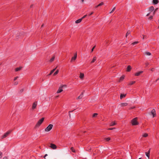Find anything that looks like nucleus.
Returning <instances> with one entry per match:
<instances>
[{"label":"nucleus","instance_id":"f257e3e1","mask_svg":"<svg viewBox=\"0 0 159 159\" xmlns=\"http://www.w3.org/2000/svg\"><path fill=\"white\" fill-rule=\"evenodd\" d=\"M44 118L43 117L38 121L37 123L35 125V128H36L37 127H39L40 125L42 124V123L43 122V121L44 120Z\"/></svg>","mask_w":159,"mask_h":159},{"label":"nucleus","instance_id":"f03ea898","mask_svg":"<svg viewBox=\"0 0 159 159\" xmlns=\"http://www.w3.org/2000/svg\"><path fill=\"white\" fill-rule=\"evenodd\" d=\"M137 117H135L133 119L131 120V123L132 125H136L139 124V123L137 120Z\"/></svg>","mask_w":159,"mask_h":159},{"label":"nucleus","instance_id":"7ed1b4c3","mask_svg":"<svg viewBox=\"0 0 159 159\" xmlns=\"http://www.w3.org/2000/svg\"><path fill=\"white\" fill-rule=\"evenodd\" d=\"M53 126V125L52 124H49L48 126L45 129V131L46 132H48L50 131L52 129Z\"/></svg>","mask_w":159,"mask_h":159},{"label":"nucleus","instance_id":"20e7f679","mask_svg":"<svg viewBox=\"0 0 159 159\" xmlns=\"http://www.w3.org/2000/svg\"><path fill=\"white\" fill-rule=\"evenodd\" d=\"M12 130H9L5 133L4 134L2 135V139L8 136L10 133L11 132Z\"/></svg>","mask_w":159,"mask_h":159},{"label":"nucleus","instance_id":"39448f33","mask_svg":"<svg viewBox=\"0 0 159 159\" xmlns=\"http://www.w3.org/2000/svg\"><path fill=\"white\" fill-rule=\"evenodd\" d=\"M65 85H63L62 86H61L59 88L58 90L57 91V93H59L63 91L62 88L64 86H65Z\"/></svg>","mask_w":159,"mask_h":159},{"label":"nucleus","instance_id":"423d86ee","mask_svg":"<svg viewBox=\"0 0 159 159\" xmlns=\"http://www.w3.org/2000/svg\"><path fill=\"white\" fill-rule=\"evenodd\" d=\"M151 114L153 115V117H155L156 115V111L155 109H152L151 111Z\"/></svg>","mask_w":159,"mask_h":159},{"label":"nucleus","instance_id":"0eeeda50","mask_svg":"<svg viewBox=\"0 0 159 159\" xmlns=\"http://www.w3.org/2000/svg\"><path fill=\"white\" fill-rule=\"evenodd\" d=\"M50 147L52 149H55L57 148V146L55 144L51 143L50 144Z\"/></svg>","mask_w":159,"mask_h":159},{"label":"nucleus","instance_id":"6e6552de","mask_svg":"<svg viewBox=\"0 0 159 159\" xmlns=\"http://www.w3.org/2000/svg\"><path fill=\"white\" fill-rule=\"evenodd\" d=\"M143 71H140L136 73L135 74V75L136 76H138L140 75L141 74L143 73Z\"/></svg>","mask_w":159,"mask_h":159},{"label":"nucleus","instance_id":"1a4fd4ad","mask_svg":"<svg viewBox=\"0 0 159 159\" xmlns=\"http://www.w3.org/2000/svg\"><path fill=\"white\" fill-rule=\"evenodd\" d=\"M37 102H34L32 105V109H34L37 106Z\"/></svg>","mask_w":159,"mask_h":159},{"label":"nucleus","instance_id":"9d476101","mask_svg":"<svg viewBox=\"0 0 159 159\" xmlns=\"http://www.w3.org/2000/svg\"><path fill=\"white\" fill-rule=\"evenodd\" d=\"M84 92V91L83 92H82L80 95L77 98V99H80L82 98Z\"/></svg>","mask_w":159,"mask_h":159},{"label":"nucleus","instance_id":"9b49d317","mask_svg":"<svg viewBox=\"0 0 159 159\" xmlns=\"http://www.w3.org/2000/svg\"><path fill=\"white\" fill-rule=\"evenodd\" d=\"M77 54L75 53V54L74 55V57L71 58L70 61L71 62L73 60H75L77 58Z\"/></svg>","mask_w":159,"mask_h":159},{"label":"nucleus","instance_id":"f8f14e48","mask_svg":"<svg viewBox=\"0 0 159 159\" xmlns=\"http://www.w3.org/2000/svg\"><path fill=\"white\" fill-rule=\"evenodd\" d=\"M150 149L148 152H145L146 156L149 158L150 157Z\"/></svg>","mask_w":159,"mask_h":159},{"label":"nucleus","instance_id":"ddd939ff","mask_svg":"<svg viewBox=\"0 0 159 159\" xmlns=\"http://www.w3.org/2000/svg\"><path fill=\"white\" fill-rule=\"evenodd\" d=\"M131 69V67L130 65H129L127 68L126 71L127 72H129Z\"/></svg>","mask_w":159,"mask_h":159},{"label":"nucleus","instance_id":"4468645a","mask_svg":"<svg viewBox=\"0 0 159 159\" xmlns=\"http://www.w3.org/2000/svg\"><path fill=\"white\" fill-rule=\"evenodd\" d=\"M152 2L154 4H157L159 2V1L158 0H153Z\"/></svg>","mask_w":159,"mask_h":159},{"label":"nucleus","instance_id":"2eb2a0df","mask_svg":"<svg viewBox=\"0 0 159 159\" xmlns=\"http://www.w3.org/2000/svg\"><path fill=\"white\" fill-rule=\"evenodd\" d=\"M22 67H17L15 69V71H20L22 68Z\"/></svg>","mask_w":159,"mask_h":159},{"label":"nucleus","instance_id":"dca6fc26","mask_svg":"<svg viewBox=\"0 0 159 159\" xmlns=\"http://www.w3.org/2000/svg\"><path fill=\"white\" fill-rule=\"evenodd\" d=\"M154 9V7L153 6H151L150 7L149 11L151 12Z\"/></svg>","mask_w":159,"mask_h":159},{"label":"nucleus","instance_id":"f3484780","mask_svg":"<svg viewBox=\"0 0 159 159\" xmlns=\"http://www.w3.org/2000/svg\"><path fill=\"white\" fill-rule=\"evenodd\" d=\"M97 60V57H94L93 59V60L91 62V63H92L94 62Z\"/></svg>","mask_w":159,"mask_h":159},{"label":"nucleus","instance_id":"a211bd4d","mask_svg":"<svg viewBox=\"0 0 159 159\" xmlns=\"http://www.w3.org/2000/svg\"><path fill=\"white\" fill-rule=\"evenodd\" d=\"M126 95V94H121L120 95V98L121 99H122V98L125 97Z\"/></svg>","mask_w":159,"mask_h":159},{"label":"nucleus","instance_id":"6ab92c4d","mask_svg":"<svg viewBox=\"0 0 159 159\" xmlns=\"http://www.w3.org/2000/svg\"><path fill=\"white\" fill-rule=\"evenodd\" d=\"M84 74L83 73H80V77L81 79H83L84 77Z\"/></svg>","mask_w":159,"mask_h":159},{"label":"nucleus","instance_id":"aec40b11","mask_svg":"<svg viewBox=\"0 0 159 159\" xmlns=\"http://www.w3.org/2000/svg\"><path fill=\"white\" fill-rule=\"evenodd\" d=\"M125 76L124 75L122 76L119 79V82H120L121 81H122L124 79Z\"/></svg>","mask_w":159,"mask_h":159},{"label":"nucleus","instance_id":"412c9836","mask_svg":"<svg viewBox=\"0 0 159 159\" xmlns=\"http://www.w3.org/2000/svg\"><path fill=\"white\" fill-rule=\"evenodd\" d=\"M116 124V123L115 121H112L111 123V124H110V125L111 126H113L115 125Z\"/></svg>","mask_w":159,"mask_h":159},{"label":"nucleus","instance_id":"4be33fe9","mask_svg":"<svg viewBox=\"0 0 159 159\" xmlns=\"http://www.w3.org/2000/svg\"><path fill=\"white\" fill-rule=\"evenodd\" d=\"M82 20L81 18L80 19H79L78 20H76L75 22L76 23H79Z\"/></svg>","mask_w":159,"mask_h":159},{"label":"nucleus","instance_id":"5701e85b","mask_svg":"<svg viewBox=\"0 0 159 159\" xmlns=\"http://www.w3.org/2000/svg\"><path fill=\"white\" fill-rule=\"evenodd\" d=\"M127 105H128V103L126 102L122 103L121 104V106H123V107L127 106Z\"/></svg>","mask_w":159,"mask_h":159},{"label":"nucleus","instance_id":"b1692460","mask_svg":"<svg viewBox=\"0 0 159 159\" xmlns=\"http://www.w3.org/2000/svg\"><path fill=\"white\" fill-rule=\"evenodd\" d=\"M135 83V81H130L129 84V85H132Z\"/></svg>","mask_w":159,"mask_h":159},{"label":"nucleus","instance_id":"393cba45","mask_svg":"<svg viewBox=\"0 0 159 159\" xmlns=\"http://www.w3.org/2000/svg\"><path fill=\"white\" fill-rule=\"evenodd\" d=\"M54 59H55V57L54 56H53L52 58H51V59H50L49 61L50 62H52V61H53L54 60Z\"/></svg>","mask_w":159,"mask_h":159},{"label":"nucleus","instance_id":"a878e982","mask_svg":"<svg viewBox=\"0 0 159 159\" xmlns=\"http://www.w3.org/2000/svg\"><path fill=\"white\" fill-rule=\"evenodd\" d=\"M59 72V70H57L55 72V73H54L53 74V75L54 76H55L56 75H57L58 73Z\"/></svg>","mask_w":159,"mask_h":159},{"label":"nucleus","instance_id":"bb28decb","mask_svg":"<svg viewBox=\"0 0 159 159\" xmlns=\"http://www.w3.org/2000/svg\"><path fill=\"white\" fill-rule=\"evenodd\" d=\"M111 139L109 137H108V138H105V140L106 141H109V140H110Z\"/></svg>","mask_w":159,"mask_h":159},{"label":"nucleus","instance_id":"cd10ccee","mask_svg":"<svg viewBox=\"0 0 159 159\" xmlns=\"http://www.w3.org/2000/svg\"><path fill=\"white\" fill-rule=\"evenodd\" d=\"M70 150H71V151L73 152H75V149H74L73 147H71L70 148Z\"/></svg>","mask_w":159,"mask_h":159},{"label":"nucleus","instance_id":"c85d7f7f","mask_svg":"<svg viewBox=\"0 0 159 159\" xmlns=\"http://www.w3.org/2000/svg\"><path fill=\"white\" fill-rule=\"evenodd\" d=\"M148 134L145 133L143 135V137H146L148 136Z\"/></svg>","mask_w":159,"mask_h":159},{"label":"nucleus","instance_id":"c756f323","mask_svg":"<svg viewBox=\"0 0 159 159\" xmlns=\"http://www.w3.org/2000/svg\"><path fill=\"white\" fill-rule=\"evenodd\" d=\"M103 4H104V3L103 2H102L101 3H99V4H98V6L100 7V6H101L103 5Z\"/></svg>","mask_w":159,"mask_h":159},{"label":"nucleus","instance_id":"7c9ffc66","mask_svg":"<svg viewBox=\"0 0 159 159\" xmlns=\"http://www.w3.org/2000/svg\"><path fill=\"white\" fill-rule=\"evenodd\" d=\"M130 33V32L129 31H127V33L126 34V37H127V36L129 35Z\"/></svg>","mask_w":159,"mask_h":159},{"label":"nucleus","instance_id":"2f4dec72","mask_svg":"<svg viewBox=\"0 0 159 159\" xmlns=\"http://www.w3.org/2000/svg\"><path fill=\"white\" fill-rule=\"evenodd\" d=\"M98 115V113H95L94 114H93V117H96Z\"/></svg>","mask_w":159,"mask_h":159},{"label":"nucleus","instance_id":"473e14b6","mask_svg":"<svg viewBox=\"0 0 159 159\" xmlns=\"http://www.w3.org/2000/svg\"><path fill=\"white\" fill-rule=\"evenodd\" d=\"M138 43H139V42L138 41L134 42L132 43V44L134 45L137 44Z\"/></svg>","mask_w":159,"mask_h":159},{"label":"nucleus","instance_id":"72a5a7b5","mask_svg":"<svg viewBox=\"0 0 159 159\" xmlns=\"http://www.w3.org/2000/svg\"><path fill=\"white\" fill-rule=\"evenodd\" d=\"M145 53L146 54L149 56L151 54V53L148 52H145Z\"/></svg>","mask_w":159,"mask_h":159},{"label":"nucleus","instance_id":"f704fd0d","mask_svg":"<svg viewBox=\"0 0 159 159\" xmlns=\"http://www.w3.org/2000/svg\"><path fill=\"white\" fill-rule=\"evenodd\" d=\"M116 9V7H114L113 8V9L112 11H111L110 12V13H112Z\"/></svg>","mask_w":159,"mask_h":159},{"label":"nucleus","instance_id":"c9c22d12","mask_svg":"<svg viewBox=\"0 0 159 159\" xmlns=\"http://www.w3.org/2000/svg\"><path fill=\"white\" fill-rule=\"evenodd\" d=\"M87 16H88L87 15H85L83 16L81 19L82 20L83 19H84V18H85V17H86Z\"/></svg>","mask_w":159,"mask_h":159},{"label":"nucleus","instance_id":"e433bc0d","mask_svg":"<svg viewBox=\"0 0 159 159\" xmlns=\"http://www.w3.org/2000/svg\"><path fill=\"white\" fill-rule=\"evenodd\" d=\"M57 68V67L55 68H54V69H53L51 71L52 72V73H53L56 70V69Z\"/></svg>","mask_w":159,"mask_h":159},{"label":"nucleus","instance_id":"4c0bfd02","mask_svg":"<svg viewBox=\"0 0 159 159\" xmlns=\"http://www.w3.org/2000/svg\"><path fill=\"white\" fill-rule=\"evenodd\" d=\"M153 18V16H150L149 17L148 19L149 20H151Z\"/></svg>","mask_w":159,"mask_h":159},{"label":"nucleus","instance_id":"58836bf2","mask_svg":"<svg viewBox=\"0 0 159 159\" xmlns=\"http://www.w3.org/2000/svg\"><path fill=\"white\" fill-rule=\"evenodd\" d=\"M135 107L133 106V107H130V108H129V110H131V109H134V108H135Z\"/></svg>","mask_w":159,"mask_h":159},{"label":"nucleus","instance_id":"ea45409f","mask_svg":"<svg viewBox=\"0 0 159 159\" xmlns=\"http://www.w3.org/2000/svg\"><path fill=\"white\" fill-rule=\"evenodd\" d=\"M2 157V152L0 151V158Z\"/></svg>","mask_w":159,"mask_h":159},{"label":"nucleus","instance_id":"a19ab883","mask_svg":"<svg viewBox=\"0 0 159 159\" xmlns=\"http://www.w3.org/2000/svg\"><path fill=\"white\" fill-rule=\"evenodd\" d=\"M18 77H19L18 76L15 77L14 78V80L15 81L18 78Z\"/></svg>","mask_w":159,"mask_h":159},{"label":"nucleus","instance_id":"79ce46f5","mask_svg":"<svg viewBox=\"0 0 159 159\" xmlns=\"http://www.w3.org/2000/svg\"><path fill=\"white\" fill-rule=\"evenodd\" d=\"M93 13H94V12L93 11L92 12L90 13L88 15V16H91V15H92Z\"/></svg>","mask_w":159,"mask_h":159},{"label":"nucleus","instance_id":"37998d69","mask_svg":"<svg viewBox=\"0 0 159 159\" xmlns=\"http://www.w3.org/2000/svg\"><path fill=\"white\" fill-rule=\"evenodd\" d=\"M18 84V82L17 81L15 82L14 83V85H16Z\"/></svg>","mask_w":159,"mask_h":159},{"label":"nucleus","instance_id":"c03bdc74","mask_svg":"<svg viewBox=\"0 0 159 159\" xmlns=\"http://www.w3.org/2000/svg\"><path fill=\"white\" fill-rule=\"evenodd\" d=\"M145 64L146 65V66H147L149 65V64L148 63H145Z\"/></svg>","mask_w":159,"mask_h":159},{"label":"nucleus","instance_id":"a18cd8bd","mask_svg":"<svg viewBox=\"0 0 159 159\" xmlns=\"http://www.w3.org/2000/svg\"><path fill=\"white\" fill-rule=\"evenodd\" d=\"M3 159H8V158L7 157H3Z\"/></svg>","mask_w":159,"mask_h":159},{"label":"nucleus","instance_id":"49530a36","mask_svg":"<svg viewBox=\"0 0 159 159\" xmlns=\"http://www.w3.org/2000/svg\"><path fill=\"white\" fill-rule=\"evenodd\" d=\"M24 90V89H21L20 91V92H21V93H22L23 92Z\"/></svg>","mask_w":159,"mask_h":159},{"label":"nucleus","instance_id":"de8ad7c7","mask_svg":"<svg viewBox=\"0 0 159 159\" xmlns=\"http://www.w3.org/2000/svg\"><path fill=\"white\" fill-rule=\"evenodd\" d=\"M158 9V8H156V9L154 10L155 12H156L157 11Z\"/></svg>","mask_w":159,"mask_h":159},{"label":"nucleus","instance_id":"09e8293b","mask_svg":"<svg viewBox=\"0 0 159 159\" xmlns=\"http://www.w3.org/2000/svg\"><path fill=\"white\" fill-rule=\"evenodd\" d=\"M115 129V128H110L108 129H109V130H112V129Z\"/></svg>","mask_w":159,"mask_h":159},{"label":"nucleus","instance_id":"8fccbe9b","mask_svg":"<svg viewBox=\"0 0 159 159\" xmlns=\"http://www.w3.org/2000/svg\"><path fill=\"white\" fill-rule=\"evenodd\" d=\"M52 73L51 71L50 72V73H49V74L48 75H51L52 74Z\"/></svg>","mask_w":159,"mask_h":159},{"label":"nucleus","instance_id":"3c124183","mask_svg":"<svg viewBox=\"0 0 159 159\" xmlns=\"http://www.w3.org/2000/svg\"><path fill=\"white\" fill-rule=\"evenodd\" d=\"M48 156V155L47 154H46L43 157L45 158V157H46Z\"/></svg>","mask_w":159,"mask_h":159},{"label":"nucleus","instance_id":"603ef678","mask_svg":"<svg viewBox=\"0 0 159 159\" xmlns=\"http://www.w3.org/2000/svg\"><path fill=\"white\" fill-rule=\"evenodd\" d=\"M143 39H144V38L146 37V36H145V35H143Z\"/></svg>","mask_w":159,"mask_h":159},{"label":"nucleus","instance_id":"864d4df0","mask_svg":"<svg viewBox=\"0 0 159 159\" xmlns=\"http://www.w3.org/2000/svg\"><path fill=\"white\" fill-rule=\"evenodd\" d=\"M93 50L94 49L92 48L91 50V52H92L93 51Z\"/></svg>","mask_w":159,"mask_h":159},{"label":"nucleus","instance_id":"5fc2aeb1","mask_svg":"<svg viewBox=\"0 0 159 159\" xmlns=\"http://www.w3.org/2000/svg\"><path fill=\"white\" fill-rule=\"evenodd\" d=\"M150 14V13H148V14L146 16H149V15Z\"/></svg>","mask_w":159,"mask_h":159},{"label":"nucleus","instance_id":"6e6d98bb","mask_svg":"<svg viewBox=\"0 0 159 159\" xmlns=\"http://www.w3.org/2000/svg\"><path fill=\"white\" fill-rule=\"evenodd\" d=\"M159 80V78L157 79V80H156V82H157L158 80Z\"/></svg>","mask_w":159,"mask_h":159},{"label":"nucleus","instance_id":"4d7b16f0","mask_svg":"<svg viewBox=\"0 0 159 159\" xmlns=\"http://www.w3.org/2000/svg\"><path fill=\"white\" fill-rule=\"evenodd\" d=\"M75 110V109H74V110H72V111H69V112H73V111Z\"/></svg>","mask_w":159,"mask_h":159},{"label":"nucleus","instance_id":"13d9d810","mask_svg":"<svg viewBox=\"0 0 159 159\" xmlns=\"http://www.w3.org/2000/svg\"><path fill=\"white\" fill-rule=\"evenodd\" d=\"M95 47H96V46L95 45V46H94L93 48V49H94V48H95Z\"/></svg>","mask_w":159,"mask_h":159},{"label":"nucleus","instance_id":"bf43d9fd","mask_svg":"<svg viewBox=\"0 0 159 159\" xmlns=\"http://www.w3.org/2000/svg\"><path fill=\"white\" fill-rule=\"evenodd\" d=\"M155 13V11H154L153 12V15H154Z\"/></svg>","mask_w":159,"mask_h":159},{"label":"nucleus","instance_id":"052dcab7","mask_svg":"<svg viewBox=\"0 0 159 159\" xmlns=\"http://www.w3.org/2000/svg\"><path fill=\"white\" fill-rule=\"evenodd\" d=\"M99 7V6H98V5H97V6H96L95 7V8H97V7Z\"/></svg>","mask_w":159,"mask_h":159},{"label":"nucleus","instance_id":"680f3d73","mask_svg":"<svg viewBox=\"0 0 159 159\" xmlns=\"http://www.w3.org/2000/svg\"><path fill=\"white\" fill-rule=\"evenodd\" d=\"M44 26V24H43V25H41V27H43V26Z\"/></svg>","mask_w":159,"mask_h":159},{"label":"nucleus","instance_id":"e2e57ef3","mask_svg":"<svg viewBox=\"0 0 159 159\" xmlns=\"http://www.w3.org/2000/svg\"><path fill=\"white\" fill-rule=\"evenodd\" d=\"M151 71H153V68H152V69H151Z\"/></svg>","mask_w":159,"mask_h":159},{"label":"nucleus","instance_id":"0e129e2a","mask_svg":"<svg viewBox=\"0 0 159 159\" xmlns=\"http://www.w3.org/2000/svg\"><path fill=\"white\" fill-rule=\"evenodd\" d=\"M81 0L82 1V2H84V0Z\"/></svg>","mask_w":159,"mask_h":159},{"label":"nucleus","instance_id":"69168bd1","mask_svg":"<svg viewBox=\"0 0 159 159\" xmlns=\"http://www.w3.org/2000/svg\"><path fill=\"white\" fill-rule=\"evenodd\" d=\"M32 6H33V5H31L30 6V7L31 8Z\"/></svg>","mask_w":159,"mask_h":159},{"label":"nucleus","instance_id":"338daca9","mask_svg":"<svg viewBox=\"0 0 159 159\" xmlns=\"http://www.w3.org/2000/svg\"><path fill=\"white\" fill-rule=\"evenodd\" d=\"M69 116L70 117V114H69Z\"/></svg>","mask_w":159,"mask_h":159},{"label":"nucleus","instance_id":"774afa93","mask_svg":"<svg viewBox=\"0 0 159 159\" xmlns=\"http://www.w3.org/2000/svg\"><path fill=\"white\" fill-rule=\"evenodd\" d=\"M139 159H142V158H140Z\"/></svg>","mask_w":159,"mask_h":159}]
</instances>
